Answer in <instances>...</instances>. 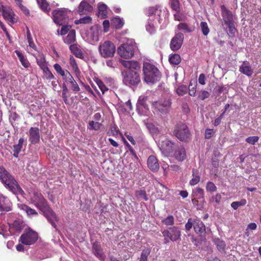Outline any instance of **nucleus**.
Masks as SVG:
<instances>
[{
	"label": "nucleus",
	"instance_id": "nucleus-60",
	"mask_svg": "<svg viewBox=\"0 0 261 261\" xmlns=\"http://www.w3.org/2000/svg\"><path fill=\"white\" fill-rule=\"evenodd\" d=\"M64 80H65L66 82L69 83L71 84L72 82H73L74 81V79L71 75L69 72H68L67 70H66V72L65 75H64V77H63Z\"/></svg>",
	"mask_w": 261,
	"mask_h": 261
},
{
	"label": "nucleus",
	"instance_id": "nucleus-27",
	"mask_svg": "<svg viewBox=\"0 0 261 261\" xmlns=\"http://www.w3.org/2000/svg\"><path fill=\"white\" fill-rule=\"evenodd\" d=\"M76 40L75 31L74 30L69 31L68 35L64 38V42L67 44H71Z\"/></svg>",
	"mask_w": 261,
	"mask_h": 261
},
{
	"label": "nucleus",
	"instance_id": "nucleus-14",
	"mask_svg": "<svg viewBox=\"0 0 261 261\" xmlns=\"http://www.w3.org/2000/svg\"><path fill=\"white\" fill-rule=\"evenodd\" d=\"M94 2L95 0H83L77 8V12L80 15H83L92 12L93 10L92 5Z\"/></svg>",
	"mask_w": 261,
	"mask_h": 261
},
{
	"label": "nucleus",
	"instance_id": "nucleus-18",
	"mask_svg": "<svg viewBox=\"0 0 261 261\" xmlns=\"http://www.w3.org/2000/svg\"><path fill=\"white\" fill-rule=\"evenodd\" d=\"M29 141L32 144H36L40 140V132L38 127H32L29 131Z\"/></svg>",
	"mask_w": 261,
	"mask_h": 261
},
{
	"label": "nucleus",
	"instance_id": "nucleus-31",
	"mask_svg": "<svg viewBox=\"0 0 261 261\" xmlns=\"http://www.w3.org/2000/svg\"><path fill=\"white\" fill-rule=\"evenodd\" d=\"M24 140L22 138H21L19 139L18 143L17 144L14 145L13 146V151H14V156L15 157H17L19 153L21 151L22 145Z\"/></svg>",
	"mask_w": 261,
	"mask_h": 261
},
{
	"label": "nucleus",
	"instance_id": "nucleus-61",
	"mask_svg": "<svg viewBox=\"0 0 261 261\" xmlns=\"http://www.w3.org/2000/svg\"><path fill=\"white\" fill-rule=\"evenodd\" d=\"M89 125L91 129L97 130L100 128L101 124L99 122L92 121L89 123Z\"/></svg>",
	"mask_w": 261,
	"mask_h": 261
},
{
	"label": "nucleus",
	"instance_id": "nucleus-25",
	"mask_svg": "<svg viewBox=\"0 0 261 261\" xmlns=\"http://www.w3.org/2000/svg\"><path fill=\"white\" fill-rule=\"evenodd\" d=\"M172 155L178 161H184L186 156V151L183 148H178L174 153L173 152Z\"/></svg>",
	"mask_w": 261,
	"mask_h": 261
},
{
	"label": "nucleus",
	"instance_id": "nucleus-22",
	"mask_svg": "<svg viewBox=\"0 0 261 261\" xmlns=\"http://www.w3.org/2000/svg\"><path fill=\"white\" fill-rule=\"evenodd\" d=\"M0 210L4 211H9L11 210L10 201L3 196H0Z\"/></svg>",
	"mask_w": 261,
	"mask_h": 261
},
{
	"label": "nucleus",
	"instance_id": "nucleus-26",
	"mask_svg": "<svg viewBox=\"0 0 261 261\" xmlns=\"http://www.w3.org/2000/svg\"><path fill=\"white\" fill-rule=\"evenodd\" d=\"M179 31L184 33H191L194 31L195 28L193 26L190 25L185 22H181L177 26Z\"/></svg>",
	"mask_w": 261,
	"mask_h": 261
},
{
	"label": "nucleus",
	"instance_id": "nucleus-7",
	"mask_svg": "<svg viewBox=\"0 0 261 261\" xmlns=\"http://www.w3.org/2000/svg\"><path fill=\"white\" fill-rule=\"evenodd\" d=\"M98 51L102 57L104 58H112L115 53L116 47L111 41H105L99 44Z\"/></svg>",
	"mask_w": 261,
	"mask_h": 261
},
{
	"label": "nucleus",
	"instance_id": "nucleus-42",
	"mask_svg": "<svg viewBox=\"0 0 261 261\" xmlns=\"http://www.w3.org/2000/svg\"><path fill=\"white\" fill-rule=\"evenodd\" d=\"M136 196L139 200L143 199L145 201L148 200V198L144 190H139L136 192Z\"/></svg>",
	"mask_w": 261,
	"mask_h": 261
},
{
	"label": "nucleus",
	"instance_id": "nucleus-47",
	"mask_svg": "<svg viewBox=\"0 0 261 261\" xmlns=\"http://www.w3.org/2000/svg\"><path fill=\"white\" fill-rule=\"evenodd\" d=\"M92 18L90 16H85L82 18H80L79 20H76L75 21V23L77 24L80 23L83 24H89L91 22Z\"/></svg>",
	"mask_w": 261,
	"mask_h": 261
},
{
	"label": "nucleus",
	"instance_id": "nucleus-34",
	"mask_svg": "<svg viewBox=\"0 0 261 261\" xmlns=\"http://www.w3.org/2000/svg\"><path fill=\"white\" fill-rule=\"evenodd\" d=\"M98 15L102 18H105L107 15V6L104 4H99L98 6Z\"/></svg>",
	"mask_w": 261,
	"mask_h": 261
},
{
	"label": "nucleus",
	"instance_id": "nucleus-13",
	"mask_svg": "<svg viewBox=\"0 0 261 261\" xmlns=\"http://www.w3.org/2000/svg\"><path fill=\"white\" fill-rule=\"evenodd\" d=\"M99 30L97 26H92L87 33L86 40L94 44L99 40Z\"/></svg>",
	"mask_w": 261,
	"mask_h": 261
},
{
	"label": "nucleus",
	"instance_id": "nucleus-54",
	"mask_svg": "<svg viewBox=\"0 0 261 261\" xmlns=\"http://www.w3.org/2000/svg\"><path fill=\"white\" fill-rule=\"evenodd\" d=\"M174 217L170 215L168 216L166 218L162 220V222L166 225H172L174 224Z\"/></svg>",
	"mask_w": 261,
	"mask_h": 261
},
{
	"label": "nucleus",
	"instance_id": "nucleus-3",
	"mask_svg": "<svg viewBox=\"0 0 261 261\" xmlns=\"http://www.w3.org/2000/svg\"><path fill=\"white\" fill-rule=\"evenodd\" d=\"M147 23L146 29L150 34L153 33L158 23H161L163 18H165L167 13L165 9H162L160 6H156L149 8Z\"/></svg>",
	"mask_w": 261,
	"mask_h": 261
},
{
	"label": "nucleus",
	"instance_id": "nucleus-6",
	"mask_svg": "<svg viewBox=\"0 0 261 261\" xmlns=\"http://www.w3.org/2000/svg\"><path fill=\"white\" fill-rule=\"evenodd\" d=\"M136 48V43L130 40L119 46L117 49V52L121 57L129 59L133 56Z\"/></svg>",
	"mask_w": 261,
	"mask_h": 261
},
{
	"label": "nucleus",
	"instance_id": "nucleus-38",
	"mask_svg": "<svg viewBox=\"0 0 261 261\" xmlns=\"http://www.w3.org/2000/svg\"><path fill=\"white\" fill-rule=\"evenodd\" d=\"M40 8L45 12H49L50 8L46 0H36Z\"/></svg>",
	"mask_w": 261,
	"mask_h": 261
},
{
	"label": "nucleus",
	"instance_id": "nucleus-48",
	"mask_svg": "<svg viewBox=\"0 0 261 261\" xmlns=\"http://www.w3.org/2000/svg\"><path fill=\"white\" fill-rule=\"evenodd\" d=\"M170 4L171 8L176 11H180L179 2L178 0H170Z\"/></svg>",
	"mask_w": 261,
	"mask_h": 261
},
{
	"label": "nucleus",
	"instance_id": "nucleus-55",
	"mask_svg": "<svg viewBox=\"0 0 261 261\" xmlns=\"http://www.w3.org/2000/svg\"><path fill=\"white\" fill-rule=\"evenodd\" d=\"M210 95V93L205 90H201L198 93V98L202 100L207 98Z\"/></svg>",
	"mask_w": 261,
	"mask_h": 261
},
{
	"label": "nucleus",
	"instance_id": "nucleus-10",
	"mask_svg": "<svg viewBox=\"0 0 261 261\" xmlns=\"http://www.w3.org/2000/svg\"><path fill=\"white\" fill-rule=\"evenodd\" d=\"M173 134L182 141H188L190 136L188 127L184 123H178L175 125Z\"/></svg>",
	"mask_w": 261,
	"mask_h": 261
},
{
	"label": "nucleus",
	"instance_id": "nucleus-20",
	"mask_svg": "<svg viewBox=\"0 0 261 261\" xmlns=\"http://www.w3.org/2000/svg\"><path fill=\"white\" fill-rule=\"evenodd\" d=\"M147 165L148 168L152 171H157L160 167L159 164L155 156L150 155L147 160Z\"/></svg>",
	"mask_w": 261,
	"mask_h": 261
},
{
	"label": "nucleus",
	"instance_id": "nucleus-37",
	"mask_svg": "<svg viewBox=\"0 0 261 261\" xmlns=\"http://www.w3.org/2000/svg\"><path fill=\"white\" fill-rule=\"evenodd\" d=\"M192 178L190 181V185L191 186H194L197 184L200 181V176L197 173V171L195 170H193Z\"/></svg>",
	"mask_w": 261,
	"mask_h": 261
},
{
	"label": "nucleus",
	"instance_id": "nucleus-51",
	"mask_svg": "<svg viewBox=\"0 0 261 261\" xmlns=\"http://www.w3.org/2000/svg\"><path fill=\"white\" fill-rule=\"evenodd\" d=\"M150 250L146 249H144L141 253V257L140 258V261H147V257L150 254Z\"/></svg>",
	"mask_w": 261,
	"mask_h": 261
},
{
	"label": "nucleus",
	"instance_id": "nucleus-40",
	"mask_svg": "<svg viewBox=\"0 0 261 261\" xmlns=\"http://www.w3.org/2000/svg\"><path fill=\"white\" fill-rule=\"evenodd\" d=\"M43 72V76L47 80H51L55 79V76L49 70L48 67L42 69Z\"/></svg>",
	"mask_w": 261,
	"mask_h": 261
},
{
	"label": "nucleus",
	"instance_id": "nucleus-50",
	"mask_svg": "<svg viewBox=\"0 0 261 261\" xmlns=\"http://www.w3.org/2000/svg\"><path fill=\"white\" fill-rule=\"evenodd\" d=\"M54 69L56 71V72L60 74L62 77H64V75L66 74V70L64 71L61 66L58 63H56L54 65Z\"/></svg>",
	"mask_w": 261,
	"mask_h": 261
},
{
	"label": "nucleus",
	"instance_id": "nucleus-53",
	"mask_svg": "<svg viewBox=\"0 0 261 261\" xmlns=\"http://www.w3.org/2000/svg\"><path fill=\"white\" fill-rule=\"evenodd\" d=\"M96 84L103 94L108 90V88L101 80H97Z\"/></svg>",
	"mask_w": 261,
	"mask_h": 261
},
{
	"label": "nucleus",
	"instance_id": "nucleus-44",
	"mask_svg": "<svg viewBox=\"0 0 261 261\" xmlns=\"http://www.w3.org/2000/svg\"><path fill=\"white\" fill-rule=\"evenodd\" d=\"M247 203V201L245 199H243L239 201H234L231 203V206L236 210L239 207L244 206Z\"/></svg>",
	"mask_w": 261,
	"mask_h": 261
},
{
	"label": "nucleus",
	"instance_id": "nucleus-46",
	"mask_svg": "<svg viewBox=\"0 0 261 261\" xmlns=\"http://www.w3.org/2000/svg\"><path fill=\"white\" fill-rule=\"evenodd\" d=\"M228 28V35L230 37H233L235 35L237 29H236L234 22L231 24H226Z\"/></svg>",
	"mask_w": 261,
	"mask_h": 261
},
{
	"label": "nucleus",
	"instance_id": "nucleus-64",
	"mask_svg": "<svg viewBox=\"0 0 261 261\" xmlns=\"http://www.w3.org/2000/svg\"><path fill=\"white\" fill-rule=\"evenodd\" d=\"M69 62L70 65L72 66V67L74 69H76L77 68V65L76 63L75 60L73 57H70L69 59Z\"/></svg>",
	"mask_w": 261,
	"mask_h": 261
},
{
	"label": "nucleus",
	"instance_id": "nucleus-43",
	"mask_svg": "<svg viewBox=\"0 0 261 261\" xmlns=\"http://www.w3.org/2000/svg\"><path fill=\"white\" fill-rule=\"evenodd\" d=\"M193 196L196 197L197 199L203 198L204 196V191L203 189L197 188L193 191Z\"/></svg>",
	"mask_w": 261,
	"mask_h": 261
},
{
	"label": "nucleus",
	"instance_id": "nucleus-12",
	"mask_svg": "<svg viewBox=\"0 0 261 261\" xmlns=\"http://www.w3.org/2000/svg\"><path fill=\"white\" fill-rule=\"evenodd\" d=\"M163 234L165 237V243H168L169 241L168 238L172 241H176L178 240L180 237V231L178 227H172L168 230H165L163 231Z\"/></svg>",
	"mask_w": 261,
	"mask_h": 261
},
{
	"label": "nucleus",
	"instance_id": "nucleus-4",
	"mask_svg": "<svg viewBox=\"0 0 261 261\" xmlns=\"http://www.w3.org/2000/svg\"><path fill=\"white\" fill-rule=\"evenodd\" d=\"M0 179L14 194H18L23 193V190L14 177L2 167H0Z\"/></svg>",
	"mask_w": 261,
	"mask_h": 261
},
{
	"label": "nucleus",
	"instance_id": "nucleus-8",
	"mask_svg": "<svg viewBox=\"0 0 261 261\" xmlns=\"http://www.w3.org/2000/svg\"><path fill=\"white\" fill-rule=\"evenodd\" d=\"M70 11L66 9L55 10L53 12L54 22L60 25H63L68 21Z\"/></svg>",
	"mask_w": 261,
	"mask_h": 261
},
{
	"label": "nucleus",
	"instance_id": "nucleus-58",
	"mask_svg": "<svg viewBox=\"0 0 261 261\" xmlns=\"http://www.w3.org/2000/svg\"><path fill=\"white\" fill-rule=\"evenodd\" d=\"M27 39H28V43L29 44V46L33 48H35L36 47V46L34 44V43H33V39L31 37V33L30 32L29 28H27Z\"/></svg>",
	"mask_w": 261,
	"mask_h": 261
},
{
	"label": "nucleus",
	"instance_id": "nucleus-28",
	"mask_svg": "<svg viewBox=\"0 0 261 261\" xmlns=\"http://www.w3.org/2000/svg\"><path fill=\"white\" fill-rule=\"evenodd\" d=\"M93 252L95 255L100 259L103 260L105 259V256L102 250L97 243H94L93 245Z\"/></svg>",
	"mask_w": 261,
	"mask_h": 261
},
{
	"label": "nucleus",
	"instance_id": "nucleus-56",
	"mask_svg": "<svg viewBox=\"0 0 261 261\" xmlns=\"http://www.w3.org/2000/svg\"><path fill=\"white\" fill-rule=\"evenodd\" d=\"M195 220L196 219L193 218H190L188 219V222L185 225L186 229L187 231L190 230L192 227H194V223H195Z\"/></svg>",
	"mask_w": 261,
	"mask_h": 261
},
{
	"label": "nucleus",
	"instance_id": "nucleus-41",
	"mask_svg": "<svg viewBox=\"0 0 261 261\" xmlns=\"http://www.w3.org/2000/svg\"><path fill=\"white\" fill-rule=\"evenodd\" d=\"M215 243L217 246V249L221 252H223L224 251L226 244L224 241L219 239H217L215 240Z\"/></svg>",
	"mask_w": 261,
	"mask_h": 261
},
{
	"label": "nucleus",
	"instance_id": "nucleus-24",
	"mask_svg": "<svg viewBox=\"0 0 261 261\" xmlns=\"http://www.w3.org/2000/svg\"><path fill=\"white\" fill-rule=\"evenodd\" d=\"M37 63L40 68L42 69L45 67H48L47 63L46 61L44 55L42 53H38L35 56Z\"/></svg>",
	"mask_w": 261,
	"mask_h": 261
},
{
	"label": "nucleus",
	"instance_id": "nucleus-29",
	"mask_svg": "<svg viewBox=\"0 0 261 261\" xmlns=\"http://www.w3.org/2000/svg\"><path fill=\"white\" fill-rule=\"evenodd\" d=\"M15 53L17 56L21 65L25 68L29 67L30 66V63L27 59L23 55V54L19 50H15Z\"/></svg>",
	"mask_w": 261,
	"mask_h": 261
},
{
	"label": "nucleus",
	"instance_id": "nucleus-9",
	"mask_svg": "<svg viewBox=\"0 0 261 261\" xmlns=\"http://www.w3.org/2000/svg\"><path fill=\"white\" fill-rule=\"evenodd\" d=\"M162 140H158V146L162 153L166 156H172L175 149V145L170 141L163 137Z\"/></svg>",
	"mask_w": 261,
	"mask_h": 261
},
{
	"label": "nucleus",
	"instance_id": "nucleus-5",
	"mask_svg": "<svg viewBox=\"0 0 261 261\" xmlns=\"http://www.w3.org/2000/svg\"><path fill=\"white\" fill-rule=\"evenodd\" d=\"M144 81L147 84H153L159 81L161 73L159 69L149 62H144L143 67Z\"/></svg>",
	"mask_w": 261,
	"mask_h": 261
},
{
	"label": "nucleus",
	"instance_id": "nucleus-63",
	"mask_svg": "<svg viewBox=\"0 0 261 261\" xmlns=\"http://www.w3.org/2000/svg\"><path fill=\"white\" fill-rule=\"evenodd\" d=\"M71 88L73 91L79 92L80 88L75 81H74L71 84Z\"/></svg>",
	"mask_w": 261,
	"mask_h": 261
},
{
	"label": "nucleus",
	"instance_id": "nucleus-33",
	"mask_svg": "<svg viewBox=\"0 0 261 261\" xmlns=\"http://www.w3.org/2000/svg\"><path fill=\"white\" fill-rule=\"evenodd\" d=\"M19 207L20 208L21 210L25 212V213L28 216H36L38 215L37 212L35 210L31 208V207L25 204H21L19 206Z\"/></svg>",
	"mask_w": 261,
	"mask_h": 261
},
{
	"label": "nucleus",
	"instance_id": "nucleus-59",
	"mask_svg": "<svg viewBox=\"0 0 261 261\" xmlns=\"http://www.w3.org/2000/svg\"><path fill=\"white\" fill-rule=\"evenodd\" d=\"M258 137L257 136H252L248 137L246 139V141L249 144L254 145L258 141Z\"/></svg>",
	"mask_w": 261,
	"mask_h": 261
},
{
	"label": "nucleus",
	"instance_id": "nucleus-21",
	"mask_svg": "<svg viewBox=\"0 0 261 261\" xmlns=\"http://www.w3.org/2000/svg\"><path fill=\"white\" fill-rule=\"evenodd\" d=\"M194 224L195 232L201 236L204 235L205 233V227L204 224L199 219H196Z\"/></svg>",
	"mask_w": 261,
	"mask_h": 261
},
{
	"label": "nucleus",
	"instance_id": "nucleus-17",
	"mask_svg": "<svg viewBox=\"0 0 261 261\" xmlns=\"http://www.w3.org/2000/svg\"><path fill=\"white\" fill-rule=\"evenodd\" d=\"M2 14L5 19L9 23L14 24L17 22L15 15L10 7L5 6L3 8Z\"/></svg>",
	"mask_w": 261,
	"mask_h": 261
},
{
	"label": "nucleus",
	"instance_id": "nucleus-62",
	"mask_svg": "<svg viewBox=\"0 0 261 261\" xmlns=\"http://www.w3.org/2000/svg\"><path fill=\"white\" fill-rule=\"evenodd\" d=\"M214 131L213 129H206L205 132V138L210 139L214 135Z\"/></svg>",
	"mask_w": 261,
	"mask_h": 261
},
{
	"label": "nucleus",
	"instance_id": "nucleus-36",
	"mask_svg": "<svg viewBox=\"0 0 261 261\" xmlns=\"http://www.w3.org/2000/svg\"><path fill=\"white\" fill-rule=\"evenodd\" d=\"M188 92V88L186 85H181L175 89L176 93L179 96L185 95Z\"/></svg>",
	"mask_w": 261,
	"mask_h": 261
},
{
	"label": "nucleus",
	"instance_id": "nucleus-19",
	"mask_svg": "<svg viewBox=\"0 0 261 261\" xmlns=\"http://www.w3.org/2000/svg\"><path fill=\"white\" fill-rule=\"evenodd\" d=\"M223 19L226 24L233 23V16L232 13L228 10L224 6H221Z\"/></svg>",
	"mask_w": 261,
	"mask_h": 261
},
{
	"label": "nucleus",
	"instance_id": "nucleus-2",
	"mask_svg": "<svg viewBox=\"0 0 261 261\" xmlns=\"http://www.w3.org/2000/svg\"><path fill=\"white\" fill-rule=\"evenodd\" d=\"M31 201L43 213L44 216L51 225L55 228L57 229L56 222L58 221V218L55 212L47 204L45 199L42 195L40 193H34Z\"/></svg>",
	"mask_w": 261,
	"mask_h": 261
},
{
	"label": "nucleus",
	"instance_id": "nucleus-45",
	"mask_svg": "<svg viewBox=\"0 0 261 261\" xmlns=\"http://www.w3.org/2000/svg\"><path fill=\"white\" fill-rule=\"evenodd\" d=\"M200 27L203 34L204 36H207L210 32L207 23L206 22L201 21L200 24Z\"/></svg>",
	"mask_w": 261,
	"mask_h": 261
},
{
	"label": "nucleus",
	"instance_id": "nucleus-16",
	"mask_svg": "<svg viewBox=\"0 0 261 261\" xmlns=\"http://www.w3.org/2000/svg\"><path fill=\"white\" fill-rule=\"evenodd\" d=\"M152 105L161 113H166L170 108L171 102L169 99H166L159 101H154Z\"/></svg>",
	"mask_w": 261,
	"mask_h": 261
},
{
	"label": "nucleus",
	"instance_id": "nucleus-35",
	"mask_svg": "<svg viewBox=\"0 0 261 261\" xmlns=\"http://www.w3.org/2000/svg\"><path fill=\"white\" fill-rule=\"evenodd\" d=\"M70 49L71 50V52L77 57L80 58H83V54L82 52L78 48L76 44H71L70 46Z\"/></svg>",
	"mask_w": 261,
	"mask_h": 261
},
{
	"label": "nucleus",
	"instance_id": "nucleus-15",
	"mask_svg": "<svg viewBox=\"0 0 261 261\" xmlns=\"http://www.w3.org/2000/svg\"><path fill=\"white\" fill-rule=\"evenodd\" d=\"M184 35L182 33H177L171 39L170 42V48L173 51L178 50L181 46L183 40Z\"/></svg>",
	"mask_w": 261,
	"mask_h": 261
},
{
	"label": "nucleus",
	"instance_id": "nucleus-1",
	"mask_svg": "<svg viewBox=\"0 0 261 261\" xmlns=\"http://www.w3.org/2000/svg\"><path fill=\"white\" fill-rule=\"evenodd\" d=\"M120 63L125 68L129 70L124 72L123 82L127 86L137 85L140 82V78L139 73L133 70H139L140 65L137 61L133 60L125 61L121 60Z\"/></svg>",
	"mask_w": 261,
	"mask_h": 261
},
{
	"label": "nucleus",
	"instance_id": "nucleus-32",
	"mask_svg": "<svg viewBox=\"0 0 261 261\" xmlns=\"http://www.w3.org/2000/svg\"><path fill=\"white\" fill-rule=\"evenodd\" d=\"M123 19L119 17H114L112 19V25L117 29H120L123 26Z\"/></svg>",
	"mask_w": 261,
	"mask_h": 261
},
{
	"label": "nucleus",
	"instance_id": "nucleus-49",
	"mask_svg": "<svg viewBox=\"0 0 261 261\" xmlns=\"http://www.w3.org/2000/svg\"><path fill=\"white\" fill-rule=\"evenodd\" d=\"M206 190L208 192L213 193L217 190V187L212 181H208L206 185Z\"/></svg>",
	"mask_w": 261,
	"mask_h": 261
},
{
	"label": "nucleus",
	"instance_id": "nucleus-52",
	"mask_svg": "<svg viewBox=\"0 0 261 261\" xmlns=\"http://www.w3.org/2000/svg\"><path fill=\"white\" fill-rule=\"evenodd\" d=\"M147 100V97L140 96L138 99V105H140V109L144 108L146 110H148L147 106L144 103Z\"/></svg>",
	"mask_w": 261,
	"mask_h": 261
},
{
	"label": "nucleus",
	"instance_id": "nucleus-11",
	"mask_svg": "<svg viewBox=\"0 0 261 261\" xmlns=\"http://www.w3.org/2000/svg\"><path fill=\"white\" fill-rule=\"evenodd\" d=\"M38 234L30 229L25 231L21 236L19 241L24 245H31L38 240Z\"/></svg>",
	"mask_w": 261,
	"mask_h": 261
},
{
	"label": "nucleus",
	"instance_id": "nucleus-30",
	"mask_svg": "<svg viewBox=\"0 0 261 261\" xmlns=\"http://www.w3.org/2000/svg\"><path fill=\"white\" fill-rule=\"evenodd\" d=\"M146 127L152 135L153 137L156 139L157 136L159 134L160 130L158 127H156L152 123H148L146 124Z\"/></svg>",
	"mask_w": 261,
	"mask_h": 261
},
{
	"label": "nucleus",
	"instance_id": "nucleus-57",
	"mask_svg": "<svg viewBox=\"0 0 261 261\" xmlns=\"http://www.w3.org/2000/svg\"><path fill=\"white\" fill-rule=\"evenodd\" d=\"M70 27L68 25H63L60 31L58 30L57 33L58 35H64L67 34L69 31Z\"/></svg>",
	"mask_w": 261,
	"mask_h": 261
},
{
	"label": "nucleus",
	"instance_id": "nucleus-39",
	"mask_svg": "<svg viewBox=\"0 0 261 261\" xmlns=\"http://www.w3.org/2000/svg\"><path fill=\"white\" fill-rule=\"evenodd\" d=\"M169 61L171 64L178 65L181 61L180 57L178 54L171 55Z\"/></svg>",
	"mask_w": 261,
	"mask_h": 261
},
{
	"label": "nucleus",
	"instance_id": "nucleus-23",
	"mask_svg": "<svg viewBox=\"0 0 261 261\" xmlns=\"http://www.w3.org/2000/svg\"><path fill=\"white\" fill-rule=\"evenodd\" d=\"M240 71L247 76H250L253 73L251 67L247 61L244 62L240 67Z\"/></svg>",
	"mask_w": 261,
	"mask_h": 261
}]
</instances>
